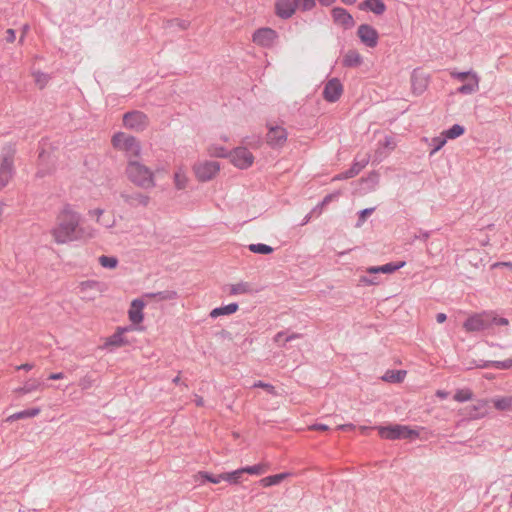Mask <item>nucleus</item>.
<instances>
[{
	"instance_id": "nucleus-1",
	"label": "nucleus",
	"mask_w": 512,
	"mask_h": 512,
	"mask_svg": "<svg viewBox=\"0 0 512 512\" xmlns=\"http://www.w3.org/2000/svg\"><path fill=\"white\" fill-rule=\"evenodd\" d=\"M50 234L56 244H67L93 238L94 230L81 226V215L70 204H66L57 214Z\"/></svg>"
},
{
	"instance_id": "nucleus-2",
	"label": "nucleus",
	"mask_w": 512,
	"mask_h": 512,
	"mask_svg": "<svg viewBox=\"0 0 512 512\" xmlns=\"http://www.w3.org/2000/svg\"><path fill=\"white\" fill-rule=\"evenodd\" d=\"M125 173L130 182L142 189L156 187L154 172L138 159L128 160Z\"/></svg>"
},
{
	"instance_id": "nucleus-3",
	"label": "nucleus",
	"mask_w": 512,
	"mask_h": 512,
	"mask_svg": "<svg viewBox=\"0 0 512 512\" xmlns=\"http://www.w3.org/2000/svg\"><path fill=\"white\" fill-rule=\"evenodd\" d=\"M16 148L14 144H7L1 151L0 163V190L3 189L14 175V157Z\"/></svg>"
},
{
	"instance_id": "nucleus-4",
	"label": "nucleus",
	"mask_w": 512,
	"mask_h": 512,
	"mask_svg": "<svg viewBox=\"0 0 512 512\" xmlns=\"http://www.w3.org/2000/svg\"><path fill=\"white\" fill-rule=\"evenodd\" d=\"M380 437L388 440L414 439L419 437V432L407 425H390L377 427Z\"/></svg>"
},
{
	"instance_id": "nucleus-5",
	"label": "nucleus",
	"mask_w": 512,
	"mask_h": 512,
	"mask_svg": "<svg viewBox=\"0 0 512 512\" xmlns=\"http://www.w3.org/2000/svg\"><path fill=\"white\" fill-rule=\"evenodd\" d=\"M404 265H405V262L402 261V262H398V263L391 262V263H387L385 265L378 266V267H371L367 270L368 276L361 277L360 282H362L364 285H380L381 282L377 280V277L374 276L375 274L393 273L396 270L403 267Z\"/></svg>"
},
{
	"instance_id": "nucleus-6",
	"label": "nucleus",
	"mask_w": 512,
	"mask_h": 512,
	"mask_svg": "<svg viewBox=\"0 0 512 512\" xmlns=\"http://www.w3.org/2000/svg\"><path fill=\"white\" fill-rule=\"evenodd\" d=\"M123 124L126 128L139 132L148 127L149 120L145 113L135 110L123 115Z\"/></svg>"
},
{
	"instance_id": "nucleus-7",
	"label": "nucleus",
	"mask_w": 512,
	"mask_h": 512,
	"mask_svg": "<svg viewBox=\"0 0 512 512\" xmlns=\"http://www.w3.org/2000/svg\"><path fill=\"white\" fill-rule=\"evenodd\" d=\"M268 132L266 142L272 148H281L285 145L288 137L287 130L278 125L267 123Z\"/></svg>"
},
{
	"instance_id": "nucleus-8",
	"label": "nucleus",
	"mask_w": 512,
	"mask_h": 512,
	"mask_svg": "<svg viewBox=\"0 0 512 512\" xmlns=\"http://www.w3.org/2000/svg\"><path fill=\"white\" fill-rule=\"evenodd\" d=\"M487 404V400H477L473 404L460 408L458 414L469 420L481 419L487 414Z\"/></svg>"
},
{
	"instance_id": "nucleus-9",
	"label": "nucleus",
	"mask_w": 512,
	"mask_h": 512,
	"mask_svg": "<svg viewBox=\"0 0 512 512\" xmlns=\"http://www.w3.org/2000/svg\"><path fill=\"white\" fill-rule=\"evenodd\" d=\"M278 39V33L269 27H262L254 31L252 41L263 48H271Z\"/></svg>"
},
{
	"instance_id": "nucleus-10",
	"label": "nucleus",
	"mask_w": 512,
	"mask_h": 512,
	"mask_svg": "<svg viewBox=\"0 0 512 512\" xmlns=\"http://www.w3.org/2000/svg\"><path fill=\"white\" fill-rule=\"evenodd\" d=\"M219 170L220 164L217 161H205L194 166L195 175L201 182L211 180Z\"/></svg>"
},
{
	"instance_id": "nucleus-11",
	"label": "nucleus",
	"mask_w": 512,
	"mask_h": 512,
	"mask_svg": "<svg viewBox=\"0 0 512 512\" xmlns=\"http://www.w3.org/2000/svg\"><path fill=\"white\" fill-rule=\"evenodd\" d=\"M466 332H479L490 328L489 313L475 314L467 318L463 324Z\"/></svg>"
},
{
	"instance_id": "nucleus-12",
	"label": "nucleus",
	"mask_w": 512,
	"mask_h": 512,
	"mask_svg": "<svg viewBox=\"0 0 512 512\" xmlns=\"http://www.w3.org/2000/svg\"><path fill=\"white\" fill-rule=\"evenodd\" d=\"M130 327H117L115 332L104 339L103 348H120L130 344V341L125 337V333L131 331Z\"/></svg>"
},
{
	"instance_id": "nucleus-13",
	"label": "nucleus",
	"mask_w": 512,
	"mask_h": 512,
	"mask_svg": "<svg viewBox=\"0 0 512 512\" xmlns=\"http://www.w3.org/2000/svg\"><path fill=\"white\" fill-rule=\"evenodd\" d=\"M231 162L240 169H246L253 164L254 156L246 147H237L231 154Z\"/></svg>"
},
{
	"instance_id": "nucleus-14",
	"label": "nucleus",
	"mask_w": 512,
	"mask_h": 512,
	"mask_svg": "<svg viewBox=\"0 0 512 512\" xmlns=\"http://www.w3.org/2000/svg\"><path fill=\"white\" fill-rule=\"evenodd\" d=\"M357 36L360 41L369 48H374L378 44L379 34L377 30L369 24H361L357 29Z\"/></svg>"
},
{
	"instance_id": "nucleus-15",
	"label": "nucleus",
	"mask_w": 512,
	"mask_h": 512,
	"mask_svg": "<svg viewBox=\"0 0 512 512\" xmlns=\"http://www.w3.org/2000/svg\"><path fill=\"white\" fill-rule=\"evenodd\" d=\"M331 17L336 25L341 26L345 30L351 29L355 26V20L353 16L345 8H332Z\"/></svg>"
},
{
	"instance_id": "nucleus-16",
	"label": "nucleus",
	"mask_w": 512,
	"mask_h": 512,
	"mask_svg": "<svg viewBox=\"0 0 512 512\" xmlns=\"http://www.w3.org/2000/svg\"><path fill=\"white\" fill-rule=\"evenodd\" d=\"M343 93V85L338 78H332L325 83L322 95L327 102H336Z\"/></svg>"
},
{
	"instance_id": "nucleus-17",
	"label": "nucleus",
	"mask_w": 512,
	"mask_h": 512,
	"mask_svg": "<svg viewBox=\"0 0 512 512\" xmlns=\"http://www.w3.org/2000/svg\"><path fill=\"white\" fill-rule=\"evenodd\" d=\"M146 306L144 298L135 299L131 302L128 310V318L134 325H140L144 320L143 309Z\"/></svg>"
},
{
	"instance_id": "nucleus-18",
	"label": "nucleus",
	"mask_w": 512,
	"mask_h": 512,
	"mask_svg": "<svg viewBox=\"0 0 512 512\" xmlns=\"http://www.w3.org/2000/svg\"><path fill=\"white\" fill-rule=\"evenodd\" d=\"M120 196L123 201L132 208L139 206L147 207L150 203V197L141 192H135L132 194L123 192Z\"/></svg>"
},
{
	"instance_id": "nucleus-19",
	"label": "nucleus",
	"mask_w": 512,
	"mask_h": 512,
	"mask_svg": "<svg viewBox=\"0 0 512 512\" xmlns=\"http://www.w3.org/2000/svg\"><path fill=\"white\" fill-rule=\"evenodd\" d=\"M296 11L294 0H277L275 2V14L281 19H289Z\"/></svg>"
},
{
	"instance_id": "nucleus-20",
	"label": "nucleus",
	"mask_w": 512,
	"mask_h": 512,
	"mask_svg": "<svg viewBox=\"0 0 512 512\" xmlns=\"http://www.w3.org/2000/svg\"><path fill=\"white\" fill-rule=\"evenodd\" d=\"M126 152V155L128 157V160L130 159H138L141 152V146L139 141L133 137L129 136L123 143L122 147L120 148Z\"/></svg>"
},
{
	"instance_id": "nucleus-21",
	"label": "nucleus",
	"mask_w": 512,
	"mask_h": 512,
	"mask_svg": "<svg viewBox=\"0 0 512 512\" xmlns=\"http://www.w3.org/2000/svg\"><path fill=\"white\" fill-rule=\"evenodd\" d=\"M358 8L362 11H371L375 15H382L386 11V4L382 0H364Z\"/></svg>"
},
{
	"instance_id": "nucleus-22",
	"label": "nucleus",
	"mask_w": 512,
	"mask_h": 512,
	"mask_svg": "<svg viewBox=\"0 0 512 512\" xmlns=\"http://www.w3.org/2000/svg\"><path fill=\"white\" fill-rule=\"evenodd\" d=\"M55 171L54 163L45 162V152L39 154L38 169L35 174L36 178H44L51 175Z\"/></svg>"
},
{
	"instance_id": "nucleus-23",
	"label": "nucleus",
	"mask_w": 512,
	"mask_h": 512,
	"mask_svg": "<svg viewBox=\"0 0 512 512\" xmlns=\"http://www.w3.org/2000/svg\"><path fill=\"white\" fill-rule=\"evenodd\" d=\"M363 59L357 50H348L344 55L342 64L344 67H358L362 64Z\"/></svg>"
},
{
	"instance_id": "nucleus-24",
	"label": "nucleus",
	"mask_w": 512,
	"mask_h": 512,
	"mask_svg": "<svg viewBox=\"0 0 512 512\" xmlns=\"http://www.w3.org/2000/svg\"><path fill=\"white\" fill-rule=\"evenodd\" d=\"M369 163V156L364 155L360 160H355L350 169L344 172L345 178H353L358 175Z\"/></svg>"
},
{
	"instance_id": "nucleus-25",
	"label": "nucleus",
	"mask_w": 512,
	"mask_h": 512,
	"mask_svg": "<svg viewBox=\"0 0 512 512\" xmlns=\"http://www.w3.org/2000/svg\"><path fill=\"white\" fill-rule=\"evenodd\" d=\"M407 375L405 370H387L382 380L388 383H402Z\"/></svg>"
},
{
	"instance_id": "nucleus-26",
	"label": "nucleus",
	"mask_w": 512,
	"mask_h": 512,
	"mask_svg": "<svg viewBox=\"0 0 512 512\" xmlns=\"http://www.w3.org/2000/svg\"><path fill=\"white\" fill-rule=\"evenodd\" d=\"M289 476H291V473L284 472L279 473L271 476L264 477L260 480V485L263 487H270L274 485L280 484L282 481L287 479Z\"/></svg>"
},
{
	"instance_id": "nucleus-27",
	"label": "nucleus",
	"mask_w": 512,
	"mask_h": 512,
	"mask_svg": "<svg viewBox=\"0 0 512 512\" xmlns=\"http://www.w3.org/2000/svg\"><path fill=\"white\" fill-rule=\"evenodd\" d=\"M238 310V305L236 303H231L222 307L214 308L210 312L211 318H217L219 316L231 315L234 314Z\"/></svg>"
},
{
	"instance_id": "nucleus-28",
	"label": "nucleus",
	"mask_w": 512,
	"mask_h": 512,
	"mask_svg": "<svg viewBox=\"0 0 512 512\" xmlns=\"http://www.w3.org/2000/svg\"><path fill=\"white\" fill-rule=\"evenodd\" d=\"M492 403L499 411H512V396L495 397Z\"/></svg>"
},
{
	"instance_id": "nucleus-29",
	"label": "nucleus",
	"mask_w": 512,
	"mask_h": 512,
	"mask_svg": "<svg viewBox=\"0 0 512 512\" xmlns=\"http://www.w3.org/2000/svg\"><path fill=\"white\" fill-rule=\"evenodd\" d=\"M39 413H40L39 408H32V409L14 413V414L10 415L9 417H7L6 421L13 422V421L20 420L23 418H31V417L37 416Z\"/></svg>"
},
{
	"instance_id": "nucleus-30",
	"label": "nucleus",
	"mask_w": 512,
	"mask_h": 512,
	"mask_svg": "<svg viewBox=\"0 0 512 512\" xmlns=\"http://www.w3.org/2000/svg\"><path fill=\"white\" fill-rule=\"evenodd\" d=\"M242 475H243L242 468H239L232 472L221 473L222 480L226 481L230 484H239Z\"/></svg>"
},
{
	"instance_id": "nucleus-31",
	"label": "nucleus",
	"mask_w": 512,
	"mask_h": 512,
	"mask_svg": "<svg viewBox=\"0 0 512 512\" xmlns=\"http://www.w3.org/2000/svg\"><path fill=\"white\" fill-rule=\"evenodd\" d=\"M412 87L415 92L422 93L427 87V79L418 77L417 72L414 71L411 77Z\"/></svg>"
},
{
	"instance_id": "nucleus-32",
	"label": "nucleus",
	"mask_w": 512,
	"mask_h": 512,
	"mask_svg": "<svg viewBox=\"0 0 512 512\" xmlns=\"http://www.w3.org/2000/svg\"><path fill=\"white\" fill-rule=\"evenodd\" d=\"M268 468H269L268 464L260 463V464H256L253 466L243 467L242 471H243V474L247 473V474H251V475H261V474H264L268 470Z\"/></svg>"
},
{
	"instance_id": "nucleus-33",
	"label": "nucleus",
	"mask_w": 512,
	"mask_h": 512,
	"mask_svg": "<svg viewBox=\"0 0 512 512\" xmlns=\"http://www.w3.org/2000/svg\"><path fill=\"white\" fill-rule=\"evenodd\" d=\"M188 183V178L186 177L185 173L182 171V169H178L174 173V184L175 187L178 190L185 189Z\"/></svg>"
},
{
	"instance_id": "nucleus-34",
	"label": "nucleus",
	"mask_w": 512,
	"mask_h": 512,
	"mask_svg": "<svg viewBox=\"0 0 512 512\" xmlns=\"http://www.w3.org/2000/svg\"><path fill=\"white\" fill-rule=\"evenodd\" d=\"M40 383L35 379L28 380L23 387L16 389L15 391L19 394H28L38 390Z\"/></svg>"
},
{
	"instance_id": "nucleus-35",
	"label": "nucleus",
	"mask_w": 512,
	"mask_h": 512,
	"mask_svg": "<svg viewBox=\"0 0 512 512\" xmlns=\"http://www.w3.org/2000/svg\"><path fill=\"white\" fill-rule=\"evenodd\" d=\"M473 79H474L473 82L463 84L462 86H460L457 89V92L460 94H471V93L477 91L478 90V78L475 74L473 75Z\"/></svg>"
},
{
	"instance_id": "nucleus-36",
	"label": "nucleus",
	"mask_w": 512,
	"mask_h": 512,
	"mask_svg": "<svg viewBox=\"0 0 512 512\" xmlns=\"http://www.w3.org/2000/svg\"><path fill=\"white\" fill-rule=\"evenodd\" d=\"M465 129L459 124H454L451 128L444 131L442 135H445L447 139H455L464 134Z\"/></svg>"
},
{
	"instance_id": "nucleus-37",
	"label": "nucleus",
	"mask_w": 512,
	"mask_h": 512,
	"mask_svg": "<svg viewBox=\"0 0 512 512\" xmlns=\"http://www.w3.org/2000/svg\"><path fill=\"white\" fill-rule=\"evenodd\" d=\"M453 398L457 402L470 401L473 398V392L468 388L459 389L455 392Z\"/></svg>"
},
{
	"instance_id": "nucleus-38",
	"label": "nucleus",
	"mask_w": 512,
	"mask_h": 512,
	"mask_svg": "<svg viewBox=\"0 0 512 512\" xmlns=\"http://www.w3.org/2000/svg\"><path fill=\"white\" fill-rule=\"evenodd\" d=\"M249 250L253 253L267 255L273 252V248L269 245L258 243V244H250Z\"/></svg>"
},
{
	"instance_id": "nucleus-39",
	"label": "nucleus",
	"mask_w": 512,
	"mask_h": 512,
	"mask_svg": "<svg viewBox=\"0 0 512 512\" xmlns=\"http://www.w3.org/2000/svg\"><path fill=\"white\" fill-rule=\"evenodd\" d=\"M296 9L303 12L310 11L315 8L316 0H294Z\"/></svg>"
},
{
	"instance_id": "nucleus-40",
	"label": "nucleus",
	"mask_w": 512,
	"mask_h": 512,
	"mask_svg": "<svg viewBox=\"0 0 512 512\" xmlns=\"http://www.w3.org/2000/svg\"><path fill=\"white\" fill-rule=\"evenodd\" d=\"M99 262L103 267L110 269L115 268L118 264L117 258L105 255L99 257Z\"/></svg>"
},
{
	"instance_id": "nucleus-41",
	"label": "nucleus",
	"mask_w": 512,
	"mask_h": 512,
	"mask_svg": "<svg viewBox=\"0 0 512 512\" xmlns=\"http://www.w3.org/2000/svg\"><path fill=\"white\" fill-rule=\"evenodd\" d=\"M196 477H197V478H202V479H204V480H207V481H209V482H211V483H213V484H218V483H220L221 481H223V480H222V477H221V474L214 476V475H211V474H209V473H207V472H199V473L196 475Z\"/></svg>"
},
{
	"instance_id": "nucleus-42",
	"label": "nucleus",
	"mask_w": 512,
	"mask_h": 512,
	"mask_svg": "<svg viewBox=\"0 0 512 512\" xmlns=\"http://www.w3.org/2000/svg\"><path fill=\"white\" fill-rule=\"evenodd\" d=\"M33 75L36 84L39 86L40 89H43L49 81L48 75L40 71L35 72Z\"/></svg>"
},
{
	"instance_id": "nucleus-43",
	"label": "nucleus",
	"mask_w": 512,
	"mask_h": 512,
	"mask_svg": "<svg viewBox=\"0 0 512 512\" xmlns=\"http://www.w3.org/2000/svg\"><path fill=\"white\" fill-rule=\"evenodd\" d=\"M447 141V138L445 135H442V136H439V137H434L432 139V145H433V149L431 151V154L437 152L438 150H440L446 143Z\"/></svg>"
},
{
	"instance_id": "nucleus-44",
	"label": "nucleus",
	"mask_w": 512,
	"mask_h": 512,
	"mask_svg": "<svg viewBox=\"0 0 512 512\" xmlns=\"http://www.w3.org/2000/svg\"><path fill=\"white\" fill-rule=\"evenodd\" d=\"M127 137L128 136H126L122 132H118V133L114 134L112 137V144H113L114 148L120 149L122 147L123 143L125 142V140L127 139Z\"/></svg>"
},
{
	"instance_id": "nucleus-45",
	"label": "nucleus",
	"mask_w": 512,
	"mask_h": 512,
	"mask_svg": "<svg viewBox=\"0 0 512 512\" xmlns=\"http://www.w3.org/2000/svg\"><path fill=\"white\" fill-rule=\"evenodd\" d=\"M490 327L492 326H507L509 321L506 318L495 316L489 313Z\"/></svg>"
},
{
	"instance_id": "nucleus-46",
	"label": "nucleus",
	"mask_w": 512,
	"mask_h": 512,
	"mask_svg": "<svg viewBox=\"0 0 512 512\" xmlns=\"http://www.w3.org/2000/svg\"><path fill=\"white\" fill-rule=\"evenodd\" d=\"M254 387L262 388L271 395L277 394L275 387L269 383L258 381L256 383H254Z\"/></svg>"
},
{
	"instance_id": "nucleus-47",
	"label": "nucleus",
	"mask_w": 512,
	"mask_h": 512,
	"mask_svg": "<svg viewBox=\"0 0 512 512\" xmlns=\"http://www.w3.org/2000/svg\"><path fill=\"white\" fill-rule=\"evenodd\" d=\"M340 194H341L340 191H336V192L326 195L323 198V200L320 202V207L327 206L331 201H333L334 199H337L340 196Z\"/></svg>"
},
{
	"instance_id": "nucleus-48",
	"label": "nucleus",
	"mask_w": 512,
	"mask_h": 512,
	"mask_svg": "<svg viewBox=\"0 0 512 512\" xmlns=\"http://www.w3.org/2000/svg\"><path fill=\"white\" fill-rule=\"evenodd\" d=\"M373 211H374V208H366V209L361 210L359 213V219H358L357 226L362 225L364 223L366 217L368 215L372 214Z\"/></svg>"
},
{
	"instance_id": "nucleus-49",
	"label": "nucleus",
	"mask_w": 512,
	"mask_h": 512,
	"mask_svg": "<svg viewBox=\"0 0 512 512\" xmlns=\"http://www.w3.org/2000/svg\"><path fill=\"white\" fill-rule=\"evenodd\" d=\"M6 41L8 43H13L16 39V33H15V30L14 29H7L6 30V37H5Z\"/></svg>"
},
{
	"instance_id": "nucleus-50",
	"label": "nucleus",
	"mask_w": 512,
	"mask_h": 512,
	"mask_svg": "<svg viewBox=\"0 0 512 512\" xmlns=\"http://www.w3.org/2000/svg\"><path fill=\"white\" fill-rule=\"evenodd\" d=\"M496 367L501 368V369L511 368L512 367V359H508V360H505L502 362H497Z\"/></svg>"
},
{
	"instance_id": "nucleus-51",
	"label": "nucleus",
	"mask_w": 512,
	"mask_h": 512,
	"mask_svg": "<svg viewBox=\"0 0 512 512\" xmlns=\"http://www.w3.org/2000/svg\"><path fill=\"white\" fill-rule=\"evenodd\" d=\"M451 75L454 78L464 81L470 75V72H453Z\"/></svg>"
},
{
	"instance_id": "nucleus-52",
	"label": "nucleus",
	"mask_w": 512,
	"mask_h": 512,
	"mask_svg": "<svg viewBox=\"0 0 512 512\" xmlns=\"http://www.w3.org/2000/svg\"><path fill=\"white\" fill-rule=\"evenodd\" d=\"M310 430L326 431L328 426L324 424H314L309 427Z\"/></svg>"
},
{
	"instance_id": "nucleus-53",
	"label": "nucleus",
	"mask_w": 512,
	"mask_h": 512,
	"mask_svg": "<svg viewBox=\"0 0 512 512\" xmlns=\"http://www.w3.org/2000/svg\"><path fill=\"white\" fill-rule=\"evenodd\" d=\"M194 402L198 407L204 406L205 403L203 397L199 395H195Z\"/></svg>"
},
{
	"instance_id": "nucleus-54",
	"label": "nucleus",
	"mask_w": 512,
	"mask_h": 512,
	"mask_svg": "<svg viewBox=\"0 0 512 512\" xmlns=\"http://www.w3.org/2000/svg\"><path fill=\"white\" fill-rule=\"evenodd\" d=\"M63 378H64V374L62 372L52 373L49 376V379H51V380H60Z\"/></svg>"
},
{
	"instance_id": "nucleus-55",
	"label": "nucleus",
	"mask_w": 512,
	"mask_h": 512,
	"mask_svg": "<svg viewBox=\"0 0 512 512\" xmlns=\"http://www.w3.org/2000/svg\"><path fill=\"white\" fill-rule=\"evenodd\" d=\"M500 266H505V267L512 268V263L511 262H497V263L492 265L493 268L500 267Z\"/></svg>"
},
{
	"instance_id": "nucleus-56",
	"label": "nucleus",
	"mask_w": 512,
	"mask_h": 512,
	"mask_svg": "<svg viewBox=\"0 0 512 512\" xmlns=\"http://www.w3.org/2000/svg\"><path fill=\"white\" fill-rule=\"evenodd\" d=\"M33 367H34V365H33V364L25 363V364H22V365L18 366V367H17V369H23V370L29 371V370H31Z\"/></svg>"
},
{
	"instance_id": "nucleus-57",
	"label": "nucleus",
	"mask_w": 512,
	"mask_h": 512,
	"mask_svg": "<svg viewBox=\"0 0 512 512\" xmlns=\"http://www.w3.org/2000/svg\"><path fill=\"white\" fill-rule=\"evenodd\" d=\"M429 237H430V233H429V232H422L420 236L415 235V237H414V238H415V239L420 238V239H422V240L426 241Z\"/></svg>"
},
{
	"instance_id": "nucleus-58",
	"label": "nucleus",
	"mask_w": 512,
	"mask_h": 512,
	"mask_svg": "<svg viewBox=\"0 0 512 512\" xmlns=\"http://www.w3.org/2000/svg\"><path fill=\"white\" fill-rule=\"evenodd\" d=\"M446 318H447L446 314H444V313H439L436 316V320L438 323H443L446 320Z\"/></svg>"
},
{
	"instance_id": "nucleus-59",
	"label": "nucleus",
	"mask_w": 512,
	"mask_h": 512,
	"mask_svg": "<svg viewBox=\"0 0 512 512\" xmlns=\"http://www.w3.org/2000/svg\"><path fill=\"white\" fill-rule=\"evenodd\" d=\"M436 395L439 397V398H442V399H445L448 397V393L446 391H443V390H438L436 391Z\"/></svg>"
},
{
	"instance_id": "nucleus-60",
	"label": "nucleus",
	"mask_w": 512,
	"mask_h": 512,
	"mask_svg": "<svg viewBox=\"0 0 512 512\" xmlns=\"http://www.w3.org/2000/svg\"><path fill=\"white\" fill-rule=\"evenodd\" d=\"M323 208L324 207H320V203L313 208V210L311 211V213H317L318 215H320L323 211Z\"/></svg>"
},
{
	"instance_id": "nucleus-61",
	"label": "nucleus",
	"mask_w": 512,
	"mask_h": 512,
	"mask_svg": "<svg viewBox=\"0 0 512 512\" xmlns=\"http://www.w3.org/2000/svg\"><path fill=\"white\" fill-rule=\"evenodd\" d=\"M29 30V26L26 24L23 26V30H22V35L20 37V42H23L24 40V36L25 34L27 33V31Z\"/></svg>"
},
{
	"instance_id": "nucleus-62",
	"label": "nucleus",
	"mask_w": 512,
	"mask_h": 512,
	"mask_svg": "<svg viewBox=\"0 0 512 512\" xmlns=\"http://www.w3.org/2000/svg\"><path fill=\"white\" fill-rule=\"evenodd\" d=\"M353 428H354V426L352 424H344V425L338 426V429H343V430H351Z\"/></svg>"
},
{
	"instance_id": "nucleus-63",
	"label": "nucleus",
	"mask_w": 512,
	"mask_h": 512,
	"mask_svg": "<svg viewBox=\"0 0 512 512\" xmlns=\"http://www.w3.org/2000/svg\"><path fill=\"white\" fill-rule=\"evenodd\" d=\"M385 146L386 147H390V148H394V143L392 142V138H386V141H385Z\"/></svg>"
},
{
	"instance_id": "nucleus-64",
	"label": "nucleus",
	"mask_w": 512,
	"mask_h": 512,
	"mask_svg": "<svg viewBox=\"0 0 512 512\" xmlns=\"http://www.w3.org/2000/svg\"><path fill=\"white\" fill-rule=\"evenodd\" d=\"M311 215H312V213H309L308 215H306V216L304 217V219H303V221H302L301 225H305V224H307V223L310 221V219H311Z\"/></svg>"
}]
</instances>
